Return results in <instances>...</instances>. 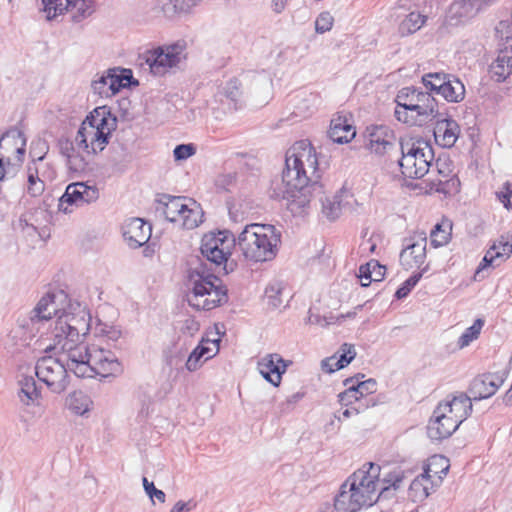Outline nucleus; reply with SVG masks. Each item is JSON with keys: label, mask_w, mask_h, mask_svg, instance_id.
Segmentation results:
<instances>
[{"label": "nucleus", "mask_w": 512, "mask_h": 512, "mask_svg": "<svg viewBox=\"0 0 512 512\" xmlns=\"http://www.w3.org/2000/svg\"><path fill=\"white\" fill-rule=\"evenodd\" d=\"M319 178L315 149L306 140L298 141L287 151L285 169L281 179L272 181L270 197L286 201L287 209L294 216L304 215L312 199L318 197L323 214L335 220L342 212V195L323 197V185Z\"/></svg>", "instance_id": "1"}, {"label": "nucleus", "mask_w": 512, "mask_h": 512, "mask_svg": "<svg viewBox=\"0 0 512 512\" xmlns=\"http://www.w3.org/2000/svg\"><path fill=\"white\" fill-rule=\"evenodd\" d=\"M66 299L67 295L63 291L48 292L39 300L29 316L33 323L57 316L52 331L54 337L53 348L59 350L62 354L67 353L68 348L83 344L82 338L89 332L91 321L89 312L79 303L69 304L68 309L61 310L58 307V302H63Z\"/></svg>", "instance_id": "2"}, {"label": "nucleus", "mask_w": 512, "mask_h": 512, "mask_svg": "<svg viewBox=\"0 0 512 512\" xmlns=\"http://www.w3.org/2000/svg\"><path fill=\"white\" fill-rule=\"evenodd\" d=\"M68 367L79 378L95 375L109 376L120 373L122 368L115 354L97 345L84 343L68 348Z\"/></svg>", "instance_id": "3"}, {"label": "nucleus", "mask_w": 512, "mask_h": 512, "mask_svg": "<svg viewBox=\"0 0 512 512\" xmlns=\"http://www.w3.org/2000/svg\"><path fill=\"white\" fill-rule=\"evenodd\" d=\"M187 301L197 310H212L228 301V290L220 278L209 272L204 264L189 269Z\"/></svg>", "instance_id": "4"}, {"label": "nucleus", "mask_w": 512, "mask_h": 512, "mask_svg": "<svg viewBox=\"0 0 512 512\" xmlns=\"http://www.w3.org/2000/svg\"><path fill=\"white\" fill-rule=\"evenodd\" d=\"M281 234L273 225L252 223L238 235L237 245L245 260L260 263L273 260Z\"/></svg>", "instance_id": "5"}, {"label": "nucleus", "mask_w": 512, "mask_h": 512, "mask_svg": "<svg viewBox=\"0 0 512 512\" xmlns=\"http://www.w3.org/2000/svg\"><path fill=\"white\" fill-rule=\"evenodd\" d=\"M399 146L402 157L398 163L402 174L411 179L425 176L434 159L429 142L422 138H401Z\"/></svg>", "instance_id": "6"}, {"label": "nucleus", "mask_w": 512, "mask_h": 512, "mask_svg": "<svg viewBox=\"0 0 512 512\" xmlns=\"http://www.w3.org/2000/svg\"><path fill=\"white\" fill-rule=\"evenodd\" d=\"M26 152V138L16 127L0 137V181L16 176Z\"/></svg>", "instance_id": "7"}, {"label": "nucleus", "mask_w": 512, "mask_h": 512, "mask_svg": "<svg viewBox=\"0 0 512 512\" xmlns=\"http://www.w3.org/2000/svg\"><path fill=\"white\" fill-rule=\"evenodd\" d=\"M237 244L234 234L228 230L204 235L201 241V253L208 261L216 266L224 265L226 273L233 271L234 262L229 263L231 248Z\"/></svg>", "instance_id": "8"}, {"label": "nucleus", "mask_w": 512, "mask_h": 512, "mask_svg": "<svg viewBox=\"0 0 512 512\" xmlns=\"http://www.w3.org/2000/svg\"><path fill=\"white\" fill-rule=\"evenodd\" d=\"M54 358L45 356L40 358L35 366V374L38 379L44 382L53 393L60 394L66 390L69 384L68 356Z\"/></svg>", "instance_id": "9"}, {"label": "nucleus", "mask_w": 512, "mask_h": 512, "mask_svg": "<svg viewBox=\"0 0 512 512\" xmlns=\"http://www.w3.org/2000/svg\"><path fill=\"white\" fill-rule=\"evenodd\" d=\"M367 465L369 466L367 471L362 469L358 470L347 479V482L350 487L358 486L370 491V493L374 495L379 496L383 494L385 491L389 490L391 487L394 490H398L401 488L402 482L405 478L404 473L402 471H393L389 473L383 480L388 485L383 487L381 489V492L377 494L380 466L372 462L368 463Z\"/></svg>", "instance_id": "10"}, {"label": "nucleus", "mask_w": 512, "mask_h": 512, "mask_svg": "<svg viewBox=\"0 0 512 512\" xmlns=\"http://www.w3.org/2000/svg\"><path fill=\"white\" fill-rule=\"evenodd\" d=\"M183 52L184 45L180 43L160 46L146 53L145 62L151 73L155 76H162L180 63Z\"/></svg>", "instance_id": "11"}, {"label": "nucleus", "mask_w": 512, "mask_h": 512, "mask_svg": "<svg viewBox=\"0 0 512 512\" xmlns=\"http://www.w3.org/2000/svg\"><path fill=\"white\" fill-rule=\"evenodd\" d=\"M41 2L49 21L69 12L73 22H80L94 12L92 0H41Z\"/></svg>", "instance_id": "12"}, {"label": "nucleus", "mask_w": 512, "mask_h": 512, "mask_svg": "<svg viewBox=\"0 0 512 512\" xmlns=\"http://www.w3.org/2000/svg\"><path fill=\"white\" fill-rule=\"evenodd\" d=\"M99 198V190L96 186L87 185L84 182L70 183L59 198L58 210L68 214L72 212V206H83L95 202Z\"/></svg>", "instance_id": "13"}, {"label": "nucleus", "mask_w": 512, "mask_h": 512, "mask_svg": "<svg viewBox=\"0 0 512 512\" xmlns=\"http://www.w3.org/2000/svg\"><path fill=\"white\" fill-rule=\"evenodd\" d=\"M366 148L378 157L390 156L397 151V138L392 129L385 125L367 127Z\"/></svg>", "instance_id": "14"}, {"label": "nucleus", "mask_w": 512, "mask_h": 512, "mask_svg": "<svg viewBox=\"0 0 512 512\" xmlns=\"http://www.w3.org/2000/svg\"><path fill=\"white\" fill-rule=\"evenodd\" d=\"M58 149L62 157L65 158V163L68 169L72 172L81 173L87 169L89 160V150L80 147L74 140L68 137H61L58 140Z\"/></svg>", "instance_id": "15"}, {"label": "nucleus", "mask_w": 512, "mask_h": 512, "mask_svg": "<svg viewBox=\"0 0 512 512\" xmlns=\"http://www.w3.org/2000/svg\"><path fill=\"white\" fill-rule=\"evenodd\" d=\"M486 8L479 0H454L446 12V21L449 25L463 24Z\"/></svg>", "instance_id": "16"}, {"label": "nucleus", "mask_w": 512, "mask_h": 512, "mask_svg": "<svg viewBox=\"0 0 512 512\" xmlns=\"http://www.w3.org/2000/svg\"><path fill=\"white\" fill-rule=\"evenodd\" d=\"M76 142L80 147L89 150V155H95L105 149L109 140L107 132L97 130L90 125L89 121L83 120L76 133Z\"/></svg>", "instance_id": "17"}, {"label": "nucleus", "mask_w": 512, "mask_h": 512, "mask_svg": "<svg viewBox=\"0 0 512 512\" xmlns=\"http://www.w3.org/2000/svg\"><path fill=\"white\" fill-rule=\"evenodd\" d=\"M396 119L409 126L422 127L439 116L438 107L414 103L407 111H394Z\"/></svg>", "instance_id": "18"}, {"label": "nucleus", "mask_w": 512, "mask_h": 512, "mask_svg": "<svg viewBox=\"0 0 512 512\" xmlns=\"http://www.w3.org/2000/svg\"><path fill=\"white\" fill-rule=\"evenodd\" d=\"M460 426L452 416L446 417L444 411L437 406L429 421L427 435L433 441H441L450 437Z\"/></svg>", "instance_id": "19"}, {"label": "nucleus", "mask_w": 512, "mask_h": 512, "mask_svg": "<svg viewBox=\"0 0 512 512\" xmlns=\"http://www.w3.org/2000/svg\"><path fill=\"white\" fill-rule=\"evenodd\" d=\"M472 399L473 398L470 395L461 392L447 396V398L437 406L439 407V411H452L453 419L457 420V422L461 424L472 413Z\"/></svg>", "instance_id": "20"}, {"label": "nucleus", "mask_w": 512, "mask_h": 512, "mask_svg": "<svg viewBox=\"0 0 512 512\" xmlns=\"http://www.w3.org/2000/svg\"><path fill=\"white\" fill-rule=\"evenodd\" d=\"M123 237L128 245L139 248L151 238L152 227L141 218H131L123 225Z\"/></svg>", "instance_id": "21"}, {"label": "nucleus", "mask_w": 512, "mask_h": 512, "mask_svg": "<svg viewBox=\"0 0 512 512\" xmlns=\"http://www.w3.org/2000/svg\"><path fill=\"white\" fill-rule=\"evenodd\" d=\"M503 378L495 373H486L473 379L469 387L470 396L481 400L493 396L503 384Z\"/></svg>", "instance_id": "22"}, {"label": "nucleus", "mask_w": 512, "mask_h": 512, "mask_svg": "<svg viewBox=\"0 0 512 512\" xmlns=\"http://www.w3.org/2000/svg\"><path fill=\"white\" fill-rule=\"evenodd\" d=\"M219 343L220 337L212 340L202 338L200 343L190 353L185 364L186 369L190 372L199 369L205 361L218 353Z\"/></svg>", "instance_id": "23"}, {"label": "nucleus", "mask_w": 512, "mask_h": 512, "mask_svg": "<svg viewBox=\"0 0 512 512\" xmlns=\"http://www.w3.org/2000/svg\"><path fill=\"white\" fill-rule=\"evenodd\" d=\"M426 246V237H420L401 251L400 263L404 269L420 268L424 264L426 260Z\"/></svg>", "instance_id": "24"}, {"label": "nucleus", "mask_w": 512, "mask_h": 512, "mask_svg": "<svg viewBox=\"0 0 512 512\" xmlns=\"http://www.w3.org/2000/svg\"><path fill=\"white\" fill-rule=\"evenodd\" d=\"M460 134V126L450 118L438 119L434 127L436 142L442 147L451 148L456 143Z\"/></svg>", "instance_id": "25"}, {"label": "nucleus", "mask_w": 512, "mask_h": 512, "mask_svg": "<svg viewBox=\"0 0 512 512\" xmlns=\"http://www.w3.org/2000/svg\"><path fill=\"white\" fill-rule=\"evenodd\" d=\"M187 201L188 198L186 197L162 195L157 210L164 215L166 220L179 223L181 217L185 214Z\"/></svg>", "instance_id": "26"}, {"label": "nucleus", "mask_w": 512, "mask_h": 512, "mask_svg": "<svg viewBox=\"0 0 512 512\" xmlns=\"http://www.w3.org/2000/svg\"><path fill=\"white\" fill-rule=\"evenodd\" d=\"M491 78L496 82L505 81L512 73V49L500 50L489 67Z\"/></svg>", "instance_id": "27"}, {"label": "nucleus", "mask_w": 512, "mask_h": 512, "mask_svg": "<svg viewBox=\"0 0 512 512\" xmlns=\"http://www.w3.org/2000/svg\"><path fill=\"white\" fill-rule=\"evenodd\" d=\"M447 463L448 460L444 457H432L430 463L424 468L423 473L419 475L425 477V481L422 482L423 485L437 487L442 481V476L438 474L446 475L448 472L449 465Z\"/></svg>", "instance_id": "28"}, {"label": "nucleus", "mask_w": 512, "mask_h": 512, "mask_svg": "<svg viewBox=\"0 0 512 512\" xmlns=\"http://www.w3.org/2000/svg\"><path fill=\"white\" fill-rule=\"evenodd\" d=\"M84 121H89L90 125L102 132H107V139H110L111 132L116 126V118L111 117L110 112L105 106L95 108Z\"/></svg>", "instance_id": "29"}, {"label": "nucleus", "mask_w": 512, "mask_h": 512, "mask_svg": "<svg viewBox=\"0 0 512 512\" xmlns=\"http://www.w3.org/2000/svg\"><path fill=\"white\" fill-rule=\"evenodd\" d=\"M356 132L345 117L338 116L331 120L329 136L336 143H347L352 140Z\"/></svg>", "instance_id": "30"}, {"label": "nucleus", "mask_w": 512, "mask_h": 512, "mask_svg": "<svg viewBox=\"0 0 512 512\" xmlns=\"http://www.w3.org/2000/svg\"><path fill=\"white\" fill-rule=\"evenodd\" d=\"M106 78L109 79V87H111L112 96L117 94L122 88L138 81L133 79L132 71L124 68H112L106 71Z\"/></svg>", "instance_id": "31"}, {"label": "nucleus", "mask_w": 512, "mask_h": 512, "mask_svg": "<svg viewBox=\"0 0 512 512\" xmlns=\"http://www.w3.org/2000/svg\"><path fill=\"white\" fill-rule=\"evenodd\" d=\"M441 96L448 102H461L465 97V86L458 78L449 74L441 89Z\"/></svg>", "instance_id": "32"}, {"label": "nucleus", "mask_w": 512, "mask_h": 512, "mask_svg": "<svg viewBox=\"0 0 512 512\" xmlns=\"http://www.w3.org/2000/svg\"><path fill=\"white\" fill-rule=\"evenodd\" d=\"M287 367L288 363L277 353L267 354L258 361V368L274 373L277 382H281Z\"/></svg>", "instance_id": "33"}, {"label": "nucleus", "mask_w": 512, "mask_h": 512, "mask_svg": "<svg viewBox=\"0 0 512 512\" xmlns=\"http://www.w3.org/2000/svg\"><path fill=\"white\" fill-rule=\"evenodd\" d=\"M18 397L24 405L34 403L40 397L36 381L32 376H22L19 380Z\"/></svg>", "instance_id": "34"}, {"label": "nucleus", "mask_w": 512, "mask_h": 512, "mask_svg": "<svg viewBox=\"0 0 512 512\" xmlns=\"http://www.w3.org/2000/svg\"><path fill=\"white\" fill-rule=\"evenodd\" d=\"M334 507L337 512H357L353 493L347 480L341 485L339 493L334 499Z\"/></svg>", "instance_id": "35"}, {"label": "nucleus", "mask_w": 512, "mask_h": 512, "mask_svg": "<svg viewBox=\"0 0 512 512\" xmlns=\"http://www.w3.org/2000/svg\"><path fill=\"white\" fill-rule=\"evenodd\" d=\"M421 88H417L414 86L404 87L402 88L395 99L396 108L395 111L405 110L407 111L414 103L417 102V97H419V92Z\"/></svg>", "instance_id": "36"}, {"label": "nucleus", "mask_w": 512, "mask_h": 512, "mask_svg": "<svg viewBox=\"0 0 512 512\" xmlns=\"http://www.w3.org/2000/svg\"><path fill=\"white\" fill-rule=\"evenodd\" d=\"M202 222V214L200 213L196 202L188 199L185 207V214L180 219V224L185 229H194Z\"/></svg>", "instance_id": "37"}, {"label": "nucleus", "mask_w": 512, "mask_h": 512, "mask_svg": "<svg viewBox=\"0 0 512 512\" xmlns=\"http://www.w3.org/2000/svg\"><path fill=\"white\" fill-rule=\"evenodd\" d=\"M89 398L81 391H74L66 399L67 407L75 414L83 415L89 410Z\"/></svg>", "instance_id": "38"}, {"label": "nucleus", "mask_w": 512, "mask_h": 512, "mask_svg": "<svg viewBox=\"0 0 512 512\" xmlns=\"http://www.w3.org/2000/svg\"><path fill=\"white\" fill-rule=\"evenodd\" d=\"M452 225L450 222L436 224L430 233L431 244L434 247H441L449 242Z\"/></svg>", "instance_id": "39"}, {"label": "nucleus", "mask_w": 512, "mask_h": 512, "mask_svg": "<svg viewBox=\"0 0 512 512\" xmlns=\"http://www.w3.org/2000/svg\"><path fill=\"white\" fill-rule=\"evenodd\" d=\"M426 17L417 12H411L399 25V32L406 36L418 31L425 23Z\"/></svg>", "instance_id": "40"}, {"label": "nucleus", "mask_w": 512, "mask_h": 512, "mask_svg": "<svg viewBox=\"0 0 512 512\" xmlns=\"http://www.w3.org/2000/svg\"><path fill=\"white\" fill-rule=\"evenodd\" d=\"M377 390V382L375 379H367L365 381H360L357 385H351L348 389L344 391V395H358L360 400L365 403L364 397L369 394H373Z\"/></svg>", "instance_id": "41"}, {"label": "nucleus", "mask_w": 512, "mask_h": 512, "mask_svg": "<svg viewBox=\"0 0 512 512\" xmlns=\"http://www.w3.org/2000/svg\"><path fill=\"white\" fill-rule=\"evenodd\" d=\"M423 481H425L424 476H417L409 486L410 497L414 501H423L426 499L432 491H434V486H425L423 485Z\"/></svg>", "instance_id": "42"}, {"label": "nucleus", "mask_w": 512, "mask_h": 512, "mask_svg": "<svg viewBox=\"0 0 512 512\" xmlns=\"http://www.w3.org/2000/svg\"><path fill=\"white\" fill-rule=\"evenodd\" d=\"M351 493H353V499L359 511L364 506H372L378 499L379 495H374L370 491L365 490L361 487H350Z\"/></svg>", "instance_id": "43"}, {"label": "nucleus", "mask_w": 512, "mask_h": 512, "mask_svg": "<svg viewBox=\"0 0 512 512\" xmlns=\"http://www.w3.org/2000/svg\"><path fill=\"white\" fill-rule=\"evenodd\" d=\"M483 326L484 320L481 318L476 319L474 323L468 327L459 337L458 346L460 348H464L468 346L473 340L477 339Z\"/></svg>", "instance_id": "44"}, {"label": "nucleus", "mask_w": 512, "mask_h": 512, "mask_svg": "<svg viewBox=\"0 0 512 512\" xmlns=\"http://www.w3.org/2000/svg\"><path fill=\"white\" fill-rule=\"evenodd\" d=\"M175 328L182 334L193 336L200 328L199 322L190 315H182L176 322Z\"/></svg>", "instance_id": "45"}, {"label": "nucleus", "mask_w": 512, "mask_h": 512, "mask_svg": "<svg viewBox=\"0 0 512 512\" xmlns=\"http://www.w3.org/2000/svg\"><path fill=\"white\" fill-rule=\"evenodd\" d=\"M429 266L426 265L421 271L412 274L396 291L395 297L403 299L409 295L411 290L417 285L422 278L423 274L428 270Z\"/></svg>", "instance_id": "46"}, {"label": "nucleus", "mask_w": 512, "mask_h": 512, "mask_svg": "<svg viewBox=\"0 0 512 512\" xmlns=\"http://www.w3.org/2000/svg\"><path fill=\"white\" fill-rule=\"evenodd\" d=\"M491 247H495V251H500L502 260L509 258L512 254V233L502 234Z\"/></svg>", "instance_id": "47"}, {"label": "nucleus", "mask_w": 512, "mask_h": 512, "mask_svg": "<svg viewBox=\"0 0 512 512\" xmlns=\"http://www.w3.org/2000/svg\"><path fill=\"white\" fill-rule=\"evenodd\" d=\"M338 353H340L339 357L337 358L338 361L336 362L338 363V368L346 367L356 357L355 347L349 343H343Z\"/></svg>", "instance_id": "48"}, {"label": "nucleus", "mask_w": 512, "mask_h": 512, "mask_svg": "<svg viewBox=\"0 0 512 512\" xmlns=\"http://www.w3.org/2000/svg\"><path fill=\"white\" fill-rule=\"evenodd\" d=\"M498 259H501L500 251H495V247H490L480 262L475 277L480 275L486 268L499 265V263H495Z\"/></svg>", "instance_id": "49"}, {"label": "nucleus", "mask_w": 512, "mask_h": 512, "mask_svg": "<svg viewBox=\"0 0 512 512\" xmlns=\"http://www.w3.org/2000/svg\"><path fill=\"white\" fill-rule=\"evenodd\" d=\"M282 294V288L280 284H271L265 290V297L267 304L272 308H278L282 304L280 298Z\"/></svg>", "instance_id": "50"}, {"label": "nucleus", "mask_w": 512, "mask_h": 512, "mask_svg": "<svg viewBox=\"0 0 512 512\" xmlns=\"http://www.w3.org/2000/svg\"><path fill=\"white\" fill-rule=\"evenodd\" d=\"M92 89L100 97H112L111 87H109V79L106 78V72L92 82Z\"/></svg>", "instance_id": "51"}, {"label": "nucleus", "mask_w": 512, "mask_h": 512, "mask_svg": "<svg viewBox=\"0 0 512 512\" xmlns=\"http://www.w3.org/2000/svg\"><path fill=\"white\" fill-rule=\"evenodd\" d=\"M333 22L334 18L330 12H321L315 21V31L319 34L330 31L333 26Z\"/></svg>", "instance_id": "52"}, {"label": "nucleus", "mask_w": 512, "mask_h": 512, "mask_svg": "<svg viewBox=\"0 0 512 512\" xmlns=\"http://www.w3.org/2000/svg\"><path fill=\"white\" fill-rule=\"evenodd\" d=\"M196 148L193 144H179L173 150V155L176 161H183L193 156Z\"/></svg>", "instance_id": "53"}, {"label": "nucleus", "mask_w": 512, "mask_h": 512, "mask_svg": "<svg viewBox=\"0 0 512 512\" xmlns=\"http://www.w3.org/2000/svg\"><path fill=\"white\" fill-rule=\"evenodd\" d=\"M143 487L146 492V494L153 500L155 497L159 502L164 503L166 495L165 493L157 489L153 482H149L146 477H143Z\"/></svg>", "instance_id": "54"}, {"label": "nucleus", "mask_w": 512, "mask_h": 512, "mask_svg": "<svg viewBox=\"0 0 512 512\" xmlns=\"http://www.w3.org/2000/svg\"><path fill=\"white\" fill-rule=\"evenodd\" d=\"M496 36L502 41L512 39V22L500 21L495 28Z\"/></svg>", "instance_id": "55"}, {"label": "nucleus", "mask_w": 512, "mask_h": 512, "mask_svg": "<svg viewBox=\"0 0 512 512\" xmlns=\"http://www.w3.org/2000/svg\"><path fill=\"white\" fill-rule=\"evenodd\" d=\"M498 199L504 204L507 209L512 207L510 197H512V182L506 181L503 184L502 190L496 193Z\"/></svg>", "instance_id": "56"}, {"label": "nucleus", "mask_w": 512, "mask_h": 512, "mask_svg": "<svg viewBox=\"0 0 512 512\" xmlns=\"http://www.w3.org/2000/svg\"><path fill=\"white\" fill-rule=\"evenodd\" d=\"M239 86H240V82L236 78L228 81L224 88L225 96L227 98L231 99L232 101H236L238 99V97L240 96Z\"/></svg>", "instance_id": "57"}, {"label": "nucleus", "mask_w": 512, "mask_h": 512, "mask_svg": "<svg viewBox=\"0 0 512 512\" xmlns=\"http://www.w3.org/2000/svg\"><path fill=\"white\" fill-rule=\"evenodd\" d=\"M375 404H376V402L372 398H370L369 400H365V403L364 402L358 403L357 407H350V408L345 409L342 412V417L349 418L352 415H357L360 413L361 410L368 408L370 406H375Z\"/></svg>", "instance_id": "58"}, {"label": "nucleus", "mask_w": 512, "mask_h": 512, "mask_svg": "<svg viewBox=\"0 0 512 512\" xmlns=\"http://www.w3.org/2000/svg\"><path fill=\"white\" fill-rule=\"evenodd\" d=\"M158 4L166 17L172 18L178 14L176 9L177 4L173 0H158Z\"/></svg>", "instance_id": "59"}, {"label": "nucleus", "mask_w": 512, "mask_h": 512, "mask_svg": "<svg viewBox=\"0 0 512 512\" xmlns=\"http://www.w3.org/2000/svg\"><path fill=\"white\" fill-rule=\"evenodd\" d=\"M449 74L445 73H428L422 77L423 85H430V83H435L436 85L443 84L442 81H446L448 79Z\"/></svg>", "instance_id": "60"}, {"label": "nucleus", "mask_w": 512, "mask_h": 512, "mask_svg": "<svg viewBox=\"0 0 512 512\" xmlns=\"http://www.w3.org/2000/svg\"><path fill=\"white\" fill-rule=\"evenodd\" d=\"M385 270V266L380 265L376 260H371L372 280L374 282L381 281L384 278Z\"/></svg>", "instance_id": "61"}, {"label": "nucleus", "mask_w": 512, "mask_h": 512, "mask_svg": "<svg viewBox=\"0 0 512 512\" xmlns=\"http://www.w3.org/2000/svg\"><path fill=\"white\" fill-rule=\"evenodd\" d=\"M177 4V13H187L189 12L194 6H196L200 0H173Z\"/></svg>", "instance_id": "62"}, {"label": "nucleus", "mask_w": 512, "mask_h": 512, "mask_svg": "<svg viewBox=\"0 0 512 512\" xmlns=\"http://www.w3.org/2000/svg\"><path fill=\"white\" fill-rule=\"evenodd\" d=\"M337 361H338V359H337L336 355H333L331 357L325 358L321 362L322 370L327 372V373H333V372H335L337 370H340L341 368H338V363H335Z\"/></svg>", "instance_id": "63"}, {"label": "nucleus", "mask_w": 512, "mask_h": 512, "mask_svg": "<svg viewBox=\"0 0 512 512\" xmlns=\"http://www.w3.org/2000/svg\"><path fill=\"white\" fill-rule=\"evenodd\" d=\"M196 506L192 500L187 502L178 501L171 509L170 512H189Z\"/></svg>", "instance_id": "64"}]
</instances>
